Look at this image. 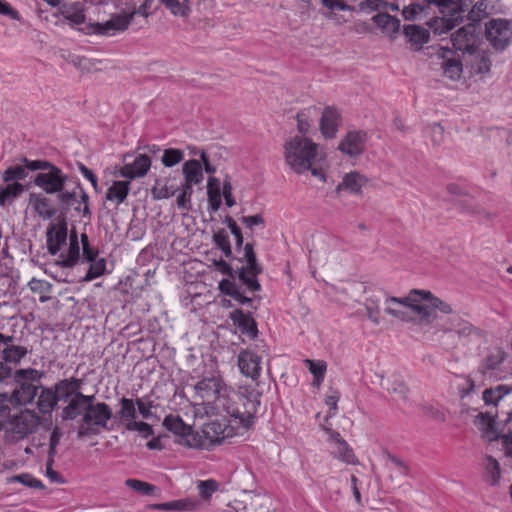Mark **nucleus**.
I'll list each match as a JSON object with an SVG mask.
<instances>
[{
    "label": "nucleus",
    "mask_w": 512,
    "mask_h": 512,
    "mask_svg": "<svg viewBox=\"0 0 512 512\" xmlns=\"http://www.w3.org/2000/svg\"><path fill=\"white\" fill-rule=\"evenodd\" d=\"M79 417L78 438L97 435L101 430H112V427L109 426V422L113 417L112 408L107 403L98 401L94 394L86 397L76 412L71 415L70 421L76 420Z\"/></svg>",
    "instance_id": "f257e3e1"
},
{
    "label": "nucleus",
    "mask_w": 512,
    "mask_h": 512,
    "mask_svg": "<svg viewBox=\"0 0 512 512\" xmlns=\"http://www.w3.org/2000/svg\"><path fill=\"white\" fill-rule=\"evenodd\" d=\"M420 296H430V291L411 290L404 297L384 296L385 314L402 322L428 321L433 318L432 312L421 303Z\"/></svg>",
    "instance_id": "f03ea898"
},
{
    "label": "nucleus",
    "mask_w": 512,
    "mask_h": 512,
    "mask_svg": "<svg viewBox=\"0 0 512 512\" xmlns=\"http://www.w3.org/2000/svg\"><path fill=\"white\" fill-rule=\"evenodd\" d=\"M261 393L251 386H242L238 392L229 394L221 403L220 408L225 410L231 417L238 419L244 427L253 424L255 415L260 406Z\"/></svg>",
    "instance_id": "7ed1b4c3"
},
{
    "label": "nucleus",
    "mask_w": 512,
    "mask_h": 512,
    "mask_svg": "<svg viewBox=\"0 0 512 512\" xmlns=\"http://www.w3.org/2000/svg\"><path fill=\"white\" fill-rule=\"evenodd\" d=\"M319 145L306 136H294L283 145L285 163L296 174H303L316 164Z\"/></svg>",
    "instance_id": "20e7f679"
},
{
    "label": "nucleus",
    "mask_w": 512,
    "mask_h": 512,
    "mask_svg": "<svg viewBox=\"0 0 512 512\" xmlns=\"http://www.w3.org/2000/svg\"><path fill=\"white\" fill-rule=\"evenodd\" d=\"M439 2L447 4L448 11L444 12L442 7H433L431 14L439 13L441 16L433 17L427 24L435 34L442 35L463 21L472 0H439Z\"/></svg>",
    "instance_id": "39448f33"
},
{
    "label": "nucleus",
    "mask_w": 512,
    "mask_h": 512,
    "mask_svg": "<svg viewBox=\"0 0 512 512\" xmlns=\"http://www.w3.org/2000/svg\"><path fill=\"white\" fill-rule=\"evenodd\" d=\"M27 165L30 171H39L35 175L33 183L45 193L55 194L64 189L69 177L58 166L41 159L27 162Z\"/></svg>",
    "instance_id": "423d86ee"
},
{
    "label": "nucleus",
    "mask_w": 512,
    "mask_h": 512,
    "mask_svg": "<svg viewBox=\"0 0 512 512\" xmlns=\"http://www.w3.org/2000/svg\"><path fill=\"white\" fill-rule=\"evenodd\" d=\"M82 385L83 380L75 377L62 379L54 385L58 400L66 403L61 410L62 420L70 421L71 415L88 396L81 392Z\"/></svg>",
    "instance_id": "0eeeda50"
},
{
    "label": "nucleus",
    "mask_w": 512,
    "mask_h": 512,
    "mask_svg": "<svg viewBox=\"0 0 512 512\" xmlns=\"http://www.w3.org/2000/svg\"><path fill=\"white\" fill-rule=\"evenodd\" d=\"M40 424V417L33 411L25 409L17 414L8 416L2 424L7 436L13 441H19L32 434Z\"/></svg>",
    "instance_id": "6e6552de"
},
{
    "label": "nucleus",
    "mask_w": 512,
    "mask_h": 512,
    "mask_svg": "<svg viewBox=\"0 0 512 512\" xmlns=\"http://www.w3.org/2000/svg\"><path fill=\"white\" fill-rule=\"evenodd\" d=\"M194 391L203 403L215 404L217 408H220L228 394V387L219 374H211L199 380L194 385Z\"/></svg>",
    "instance_id": "1a4fd4ad"
},
{
    "label": "nucleus",
    "mask_w": 512,
    "mask_h": 512,
    "mask_svg": "<svg viewBox=\"0 0 512 512\" xmlns=\"http://www.w3.org/2000/svg\"><path fill=\"white\" fill-rule=\"evenodd\" d=\"M485 37L496 51L505 50L512 41V21L491 19L485 24Z\"/></svg>",
    "instance_id": "9d476101"
},
{
    "label": "nucleus",
    "mask_w": 512,
    "mask_h": 512,
    "mask_svg": "<svg viewBox=\"0 0 512 512\" xmlns=\"http://www.w3.org/2000/svg\"><path fill=\"white\" fill-rule=\"evenodd\" d=\"M244 258L247 262V267H241L238 269V277L249 290L258 291L261 286L257 280V276L262 273V267L257 261L256 254L251 243H246L244 246Z\"/></svg>",
    "instance_id": "9b49d317"
},
{
    "label": "nucleus",
    "mask_w": 512,
    "mask_h": 512,
    "mask_svg": "<svg viewBox=\"0 0 512 512\" xmlns=\"http://www.w3.org/2000/svg\"><path fill=\"white\" fill-rule=\"evenodd\" d=\"M134 18V13L114 14L111 18L103 23L96 22L89 24L87 34H97L105 36H113L117 32L125 31Z\"/></svg>",
    "instance_id": "f8f14e48"
},
{
    "label": "nucleus",
    "mask_w": 512,
    "mask_h": 512,
    "mask_svg": "<svg viewBox=\"0 0 512 512\" xmlns=\"http://www.w3.org/2000/svg\"><path fill=\"white\" fill-rule=\"evenodd\" d=\"M451 42L454 49L467 52L470 55L474 54L478 44L476 26L473 23H469L459 28L451 35Z\"/></svg>",
    "instance_id": "ddd939ff"
},
{
    "label": "nucleus",
    "mask_w": 512,
    "mask_h": 512,
    "mask_svg": "<svg viewBox=\"0 0 512 512\" xmlns=\"http://www.w3.org/2000/svg\"><path fill=\"white\" fill-rule=\"evenodd\" d=\"M367 141V133L363 130L348 131L338 144V150L350 158L363 154Z\"/></svg>",
    "instance_id": "4468645a"
},
{
    "label": "nucleus",
    "mask_w": 512,
    "mask_h": 512,
    "mask_svg": "<svg viewBox=\"0 0 512 512\" xmlns=\"http://www.w3.org/2000/svg\"><path fill=\"white\" fill-rule=\"evenodd\" d=\"M440 330L443 333L454 334L460 340H465L474 334H479L478 329L457 314L448 317Z\"/></svg>",
    "instance_id": "2eb2a0df"
},
{
    "label": "nucleus",
    "mask_w": 512,
    "mask_h": 512,
    "mask_svg": "<svg viewBox=\"0 0 512 512\" xmlns=\"http://www.w3.org/2000/svg\"><path fill=\"white\" fill-rule=\"evenodd\" d=\"M438 57L441 59L440 67L443 75L451 80H457L461 77L463 66L458 55L449 48L441 47L438 51Z\"/></svg>",
    "instance_id": "dca6fc26"
},
{
    "label": "nucleus",
    "mask_w": 512,
    "mask_h": 512,
    "mask_svg": "<svg viewBox=\"0 0 512 512\" xmlns=\"http://www.w3.org/2000/svg\"><path fill=\"white\" fill-rule=\"evenodd\" d=\"M237 364L240 372L256 381L261 375V357L251 350H241L238 354Z\"/></svg>",
    "instance_id": "f3484780"
},
{
    "label": "nucleus",
    "mask_w": 512,
    "mask_h": 512,
    "mask_svg": "<svg viewBox=\"0 0 512 512\" xmlns=\"http://www.w3.org/2000/svg\"><path fill=\"white\" fill-rule=\"evenodd\" d=\"M433 7H442L448 9L447 4L439 2V0H423L421 2L412 3L405 6L402 15L406 20H421L431 14ZM446 10H444L445 12Z\"/></svg>",
    "instance_id": "a211bd4d"
},
{
    "label": "nucleus",
    "mask_w": 512,
    "mask_h": 512,
    "mask_svg": "<svg viewBox=\"0 0 512 512\" xmlns=\"http://www.w3.org/2000/svg\"><path fill=\"white\" fill-rule=\"evenodd\" d=\"M341 125L340 112L333 106L324 108L320 119V131L326 139H333L336 137L338 129Z\"/></svg>",
    "instance_id": "6ab92c4d"
},
{
    "label": "nucleus",
    "mask_w": 512,
    "mask_h": 512,
    "mask_svg": "<svg viewBox=\"0 0 512 512\" xmlns=\"http://www.w3.org/2000/svg\"><path fill=\"white\" fill-rule=\"evenodd\" d=\"M151 167V159L146 154L136 156L132 163H126L119 171V175L128 179L143 177Z\"/></svg>",
    "instance_id": "aec40b11"
},
{
    "label": "nucleus",
    "mask_w": 512,
    "mask_h": 512,
    "mask_svg": "<svg viewBox=\"0 0 512 512\" xmlns=\"http://www.w3.org/2000/svg\"><path fill=\"white\" fill-rule=\"evenodd\" d=\"M13 340L14 336L0 333V346L4 345L1 350L3 359L5 362L17 364L26 356L28 351L24 346L13 345Z\"/></svg>",
    "instance_id": "412c9836"
},
{
    "label": "nucleus",
    "mask_w": 512,
    "mask_h": 512,
    "mask_svg": "<svg viewBox=\"0 0 512 512\" xmlns=\"http://www.w3.org/2000/svg\"><path fill=\"white\" fill-rule=\"evenodd\" d=\"M367 182L368 179L364 175L357 171H352L344 175L335 191L336 193H340L342 190H345L352 194H360Z\"/></svg>",
    "instance_id": "4be33fe9"
},
{
    "label": "nucleus",
    "mask_w": 512,
    "mask_h": 512,
    "mask_svg": "<svg viewBox=\"0 0 512 512\" xmlns=\"http://www.w3.org/2000/svg\"><path fill=\"white\" fill-rule=\"evenodd\" d=\"M47 249L51 255H56L67 240V227L65 224L51 226L47 229Z\"/></svg>",
    "instance_id": "5701e85b"
},
{
    "label": "nucleus",
    "mask_w": 512,
    "mask_h": 512,
    "mask_svg": "<svg viewBox=\"0 0 512 512\" xmlns=\"http://www.w3.org/2000/svg\"><path fill=\"white\" fill-rule=\"evenodd\" d=\"M380 381V386L385 389L389 394L393 395L395 399L405 400L408 394V387L406 384L396 376L384 378L383 375L376 374Z\"/></svg>",
    "instance_id": "b1692460"
},
{
    "label": "nucleus",
    "mask_w": 512,
    "mask_h": 512,
    "mask_svg": "<svg viewBox=\"0 0 512 512\" xmlns=\"http://www.w3.org/2000/svg\"><path fill=\"white\" fill-rule=\"evenodd\" d=\"M27 162H34L27 157H21L18 164L10 165L2 172V180L5 183H14L24 180L28 176L29 167Z\"/></svg>",
    "instance_id": "393cba45"
},
{
    "label": "nucleus",
    "mask_w": 512,
    "mask_h": 512,
    "mask_svg": "<svg viewBox=\"0 0 512 512\" xmlns=\"http://www.w3.org/2000/svg\"><path fill=\"white\" fill-rule=\"evenodd\" d=\"M507 354L500 348L490 351L485 356L478 367L479 373L483 376L490 375L493 371L497 370L500 365L506 360Z\"/></svg>",
    "instance_id": "a878e982"
},
{
    "label": "nucleus",
    "mask_w": 512,
    "mask_h": 512,
    "mask_svg": "<svg viewBox=\"0 0 512 512\" xmlns=\"http://www.w3.org/2000/svg\"><path fill=\"white\" fill-rule=\"evenodd\" d=\"M230 318L243 334L251 339L257 336V324L250 314H245L242 310L237 309L231 313Z\"/></svg>",
    "instance_id": "bb28decb"
},
{
    "label": "nucleus",
    "mask_w": 512,
    "mask_h": 512,
    "mask_svg": "<svg viewBox=\"0 0 512 512\" xmlns=\"http://www.w3.org/2000/svg\"><path fill=\"white\" fill-rule=\"evenodd\" d=\"M80 259V247L78 242V235L75 229L70 233L69 237V248L66 254L60 255V260L57 262L58 265L64 268H71L77 264Z\"/></svg>",
    "instance_id": "cd10ccee"
},
{
    "label": "nucleus",
    "mask_w": 512,
    "mask_h": 512,
    "mask_svg": "<svg viewBox=\"0 0 512 512\" xmlns=\"http://www.w3.org/2000/svg\"><path fill=\"white\" fill-rule=\"evenodd\" d=\"M182 173L184 176L182 184L190 187L200 184L204 179L201 163L196 159L186 161L182 166Z\"/></svg>",
    "instance_id": "c85d7f7f"
},
{
    "label": "nucleus",
    "mask_w": 512,
    "mask_h": 512,
    "mask_svg": "<svg viewBox=\"0 0 512 512\" xmlns=\"http://www.w3.org/2000/svg\"><path fill=\"white\" fill-rule=\"evenodd\" d=\"M421 303L428 308L433 315V318H431L428 321H419V325H429L431 324L436 318L437 313L436 310L441 311L444 314H451L452 313V307L448 303L442 301L441 299L434 297L431 293L430 296H420Z\"/></svg>",
    "instance_id": "c756f323"
},
{
    "label": "nucleus",
    "mask_w": 512,
    "mask_h": 512,
    "mask_svg": "<svg viewBox=\"0 0 512 512\" xmlns=\"http://www.w3.org/2000/svg\"><path fill=\"white\" fill-rule=\"evenodd\" d=\"M29 203L33 207L34 211L44 219H50L56 214L55 209L52 208L50 204V199L47 197L31 194Z\"/></svg>",
    "instance_id": "7c9ffc66"
},
{
    "label": "nucleus",
    "mask_w": 512,
    "mask_h": 512,
    "mask_svg": "<svg viewBox=\"0 0 512 512\" xmlns=\"http://www.w3.org/2000/svg\"><path fill=\"white\" fill-rule=\"evenodd\" d=\"M37 400V408L42 414L50 413L59 402L55 389L41 387Z\"/></svg>",
    "instance_id": "2f4dec72"
},
{
    "label": "nucleus",
    "mask_w": 512,
    "mask_h": 512,
    "mask_svg": "<svg viewBox=\"0 0 512 512\" xmlns=\"http://www.w3.org/2000/svg\"><path fill=\"white\" fill-rule=\"evenodd\" d=\"M129 181H114L108 188L106 199L115 202L117 205L123 203L129 193Z\"/></svg>",
    "instance_id": "473e14b6"
},
{
    "label": "nucleus",
    "mask_w": 512,
    "mask_h": 512,
    "mask_svg": "<svg viewBox=\"0 0 512 512\" xmlns=\"http://www.w3.org/2000/svg\"><path fill=\"white\" fill-rule=\"evenodd\" d=\"M484 480L492 486H496L501 478L499 462L492 456L487 455L484 459Z\"/></svg>",
    "instance_id": "72a5a7b5"
},
{
    "label": "nucleus",
    "mask_w": 512,
    "mask_h": 512,
    "mask_svg": "<svg viewBox=\"0 0 512 512\" xmlns=\"http://www.w3.org/2000/svg\"><path fill=\"white\" fill-rule=\"evenodd\" d=\"M7 185L0 190V206L4 207L7 203L11 204L21 196L25 191V186L20 182L6 183Z\"/></svg>",
    "instance_id": "f704fd0d"
},
{
    "label": "nucleus",
    "mask_w": 512,
    "mask_h": 512,
    "mask_svg": "<svg viewBox=\"0 0 512 512\" xmlns=\"http://www.w3.org/2000/svg\"><path fill=\"white\" fill-rule=\"evenodd\" d=\"M404 34L413 45L421 46L429 40V31L421 26L410 24L404 27Z\"/></svg>",
    "instance_id": "c9c22d12"
},
{
    "label": "nucleus",
    "mask_w": 512,
    "mask_h": 512,
    "mask_svg": "<svg viewBox=\"0 0 512 512\" xmlns=\"http://www.w3.org/2000/svg\"><path fill=\"white\" fill-rule=\"evenodd\" d=\"M120 409L117 416L123 421L124 425L133 422L137 418L136 401L130 398L122 397L119 401Z\"/></svg>",
    "instance_id": "e433bc0d"
},
{
    "label": "nucleus",
    "mask_w": 512,
    "mask_h": 512,
    "mask_svg": "<svg viewBox=\"0 0 512 512\" xmlns=\"http://www.w3.org/2000/svg\"><path fill=\"white\" fill-rule=\"evenodd\" d=\"M373 22L387 33H396L400 29V20L387 13H378L372 18Z\"/></svg>",
    "instance_id": "4c0bfd02"
},
{
    "label": "nucleus",
    "mask_w": 512,
    "mask_h": 512,
    "mask_svg": "<svg viewBox=\"0 0 512 512\" xmlns=\"http://www.w3.org/2000/svg\"><path fill=\"white\" fill-rule=\"evenodd\" d=\"M167 430L181 436H187L191 432V426L187 425L181 417L168 415L163 421Z\"/></svg>",
    "instance_id": "58836bf2"
},
{
    "label": "nucleus",
    "mask_w": 512,
    "mask_h": 512,
    "mask_svg": "<svg viewBox=\"0 0 512 512\" xmlns=\"http://www.w3.org/2000/svg\"><path fill=\"white\" fill-rule=\"evenodd\" d=\"M305 365L314 376L313 385L319 387L324 380L327 370V364L323 360L314 361L311 359L304 360Z\"/></svg>",
    "instance_id": "ea45409f"
},
{
    "label": "nucleus",
    "mask_w": 512,
    "mask_h": 512,
    "mask_svg": "<svg viewBox=\"0 0 512 512\" xmlns=\"http://www.w3.org/2000/svg\"><path fill=\"white\" fill-rule=\"evenodd\" d=\"M208 201L212 211L216 212L221 206V193L218 186V180L214 177L208 179Z\"/></svg>",
    "instance_id": "a19ab883"
},
{
    "label": "nucleus",
    "mask_w": 512,
    "mask_h": 512,
    "mask_svg": "<svg viewBox=\"0 0 512 512\" xmlns=\"http://www.w3.org/2000/svg\"><path fill=\"white\" fill-rule=\"evenodd\" d=\"M193 507V503L189 500L180 499L174 500L165 503L153 504L150 506L151 509L154 510H163V511H184L189 510Z\"/></svg>",
    "instance_id": "79ce46f5"
},
{
    "label": "nucleus",
    "mask_w": 512,
    "mask_h": 512,
    "mask_svg": "<svg viewBox=\"0 0 512 512\" xmlns=\"http://www.w3.org/2000/svg\"><path fill=\"white\" fill-rule=\"evenodd\" d=\"M161 2L171 11L174 16L187 18L190 14V6L188 0H161Z\"/></svg>",
    "instance_id": "37998d69"
},
{
    "label": "nucleus",
    "mask_w": 512,
    "mask_h": 512,
    "mask_svg": "<svg viewBox=\"0 0 512 512\" xmlns=\"http://www.w3.org/2000/svg\"><path fill=\"white\" fill-rule=\"evenodd\" d=\"M365 309L368 319L375 325L381 322L380 299L373 296L366 299Z\"/></svg>",
    "instance_id": "c03bdc74"
},
{
    "label": "nucleus",
    "mask_w": 512,
    "mask_h": 512,
    "mask_svg": "<svg viewBox=\"0 0 512 512\" xmlns=\"http://www.w3.org/2000/svg\"><path fill=\"white\" fill-rule=\"evenodd\" d=\"M312 110H315V107L303 109V110L299 111L296 115L297 130L301 134L300 136H305L306 134H308L310 132V129H311L310 113Z\"/></svg>",
    "instance_id": "a18cd8bd"
},
{
    "label": "nucleus",
    "mask_w": 512,
    "mask_h": 512,
    "mask_svg": "<svg viewBox=\"0 0 512 512\" xmlns=\"http://www.w3.org/2000/svg\"><path fill=\"white\" fill-rule=\"evenodd\" d=\"M184 159V152L177 148H168L163 151L161 162L165 167H173Z\"/></svg>",
    "instance_id": "49530a36"
},
{
    "label": "nucleus",
    "mask_w": 512,
    "mask_h": 512,
    "mask_svg": "<svg viewBox=\"0 0 512 512\" xmlns=\"http://www.w3.org/2000/svg\"><path fill=\"white\" fill-rule=\"evenodd\" d=\"M179 189L181 190V192L177 196L176 205L180 210L190 211L192 209L191 198L193 195V187L182 184Z\"/></svg>",
    "instance_id": "de8ad7c7"
},
{
    "label": "nucleus",
    "mask_w": 512,
    "mask_h": 512,
    "mask_svg": "<svg viewBox=\"0 0 512 512\" xmlns=\"http://www.w3.org/2000/svg\"><path fill=\"white\" fill-rule=\"evenodd\" d=\"M213 241L226 257H230L232 255L229 235L225 229H219L216 231L213 234Z\"/></svg>",
    "instance_id": "09e8293b"
},
{
    "label": "nucleus",
    "mask_w": 512,
    "mask_h": 512,
    "mask_svg": "<svg viewBox=\"0 0 512 512\" xmlns=\"http://www.w3.org/2000/svg\"><path fill=\"white\" fill-rule=\"evenodd\" d=\"M334 454L338 459L346 462L347 464L357 463L353 450L349 447L346 441L339 442V444L335 446Z\"/></svg>",
    "instance_id": "8fccbe9b"
},
{
    "label": "nucleus",
    "mask_w": 512,
    "mask_h": 512,
    "mask_svg": "<svg viewBox=\"0 0 512 512\" xmlns=\"http://www.w3.org/2000/svg\"><path fill=\"white\" fill-rule=\"evenodd\" d=\"M89 262L90 266L83 278L84 281H92L93 279L103 275L106 270V261L104 258L95 259L94 261Z\"/></svg>",
    "instance_id": "3c124183"
},
{
    "label": "nucleus",
    "mask_w": 512,
    "mask_h": 512,
    "mask_svg": "<svg viewBox=\"0 0 512 512\" xmlns=\"http://www.w3.org/2000/svg\"><path fill=\"white\" fill-rule=\"evenodd\" d=\"M125 484L130 489L137 491L142 495H151L157 490L156 486L138 479H127Z\"/></svg>",
    "instance_id": "603ef678"
},
{
    "label": "nucleus",
    "mask_w": 512,
    "mask_h": 512,
    "mask_svg": "<svg viewBox=\"0 0 512 512\" xmlns=\"http://www.w3.org/2000/svg\"><path fill=\"white\" fill-rule=\"evenodd\" d=\"M179 190L173 186H168L167 184L160 185V181L156 180L155 186L151 189V194L153 199L161 200L167 199L175 195V193Z\"/></svg>",
    "instance_id": "864d4df0"
},
{
    "label": "nucleus",
    "mask_w": 512,
    "mask_h": 512,
    "mask_svg": "<svg viewBox=\"0 0 512 512\" xmlns=\"http://www.w3.org/2000/svg\"><path fill=\"white\" fill-rule=\"evenodd\" d=\"M10 482H19L27 487L40 489L43 488V484L40 480L34 478L31 474L23 473L20 475H15L9 479Z\"/></svg>",
    "instance_id": "5fc2aeb1"
},
{
    "label": "nucleus",
    "mask_w": 512,
    "mask_h": 512,
    "mask_svg": "<svg viewBox=\"0 0 512 512\" xmlns=\"http://www.w3.org/2000/svg\"><path fill=\"white\" fill-rule=\"evenodd\" d=\"M125 428L128 431H137V432L141 433L143 435V437H145V438H148L149 436H151L153 434L152 427L148 423L143 422V421L135 420L133 422H128L125 424Z\"/></svg>",
    "instance_id": "6e6d98bb"
},
{
    "label": "nucleus",
    "mask_w": 512,
    "mask_h": 512,
    "mask_svg": "<svg viewBox=\"0 0 512 512\" xmlns=\"http://www.w3.org/2000/svg\"><path fill=\"white\" fill-rule=\"evenodd\" d=\"M472 66L476 73H487L491 67V60L485 53H482L475 57Z\"/></svg>",
    "instance_id": "4d7b16f0"
},
{
    "label": "nucleus",
    "mask_w": 512,
    "mask_h": 512,
    "mask_svg": "<svg viewBox=\"0 0 512 512\" xmlns=\"http://www.w3.org/2000/svg\"><path fill=\"white\" fill-rule=\"evenodd\" d=\"M81 243H82V250H83V257L82 259L89 262L94 261L98 256V250L94 249L89 244V238L87 234L83 233L81 234Z\"/></svg>",
    "instance_id": "13d9d810"
},
{
    "label": "nucleus",
    "mask_w": 512,
    "mask_h": 512,
    "mask_svg": "<svg viewBox=\"0 0 512 512\" xmlns=\"http://www.w3.org/2000/svg\"><path fill=\"white\" fill-rule=\"evenodd\" d=\"M474 422L480 430L489 432L493 428L494 419L489 413H478Z\"/></svg>",
    "instance_id": "bf43d9fd"
},
{
    "label": "nucleus",
    "mask_w": 512,
    "mask_h": 512,
    "mask_svg": "<svg viewBox=\"0 0 512 512\" xmlns=\"http://www.w3.org/2000/svg\"><path fill=\"white\" fill-rule=\"evenodd\" d=\"M76 188H78V190H79L78 196L80 198L79 201H77V202L80 203V204H83L82 217L86 218L89 221L91 219V216H92V212H91V209H90L89 196L83 190V188L81 187L80 183L77 184Z\"/></svg>",
    "instance_id": "052dcab7"
},
{
    "label": "nucleus",
    "mask_w": 512,
    "mask_h": 512,
    "mask_svg": "<svg viewBox=\"0 0 512 512\" xmlns=\"http://www.w3.org/2000/svg\"><path fill=\"white\" fill-rule=\"evenodd\" d=\"M224 223L231 230V233L235 237V244L237 248H240L243 244V236L241 229L238 227L237 223L231 216H226L224 219Z\"/></svg>",
    "instance_id": "680f3d73"
},
{
    "label": "nucleus",
    "mask_w": 512,
    "mask_h": 512,
    "mask_svg": "<svg viewBox=\"0 0 512 512\" xmlns=\"http://www.w3.org/2000/svg\"><path fill=\"white\" fill-rule=\"evenodd\" d=\"M198 489L200 495L207 499L218 489V483L214 480L199 481Z\"/></svg>",
    "instance_id": "e2e57ef3"
},
{
    "label": "nucleus",
    "mask_w": 512,
    "mask_h": 512,
    "mask_svg": "<svg viewBox=\"0 0 512 512\" xmlns=\"http://www.w3.org/2000/svg\"><path fill=\"white\" fill-rule=\"evenodd\" d=\"M424 414L437 422H444L446 420L445 413L438 406L425 405L423 407Z\"/></svg>",
    "instance_id": "0e129e2a"
},
{
    "label": "nucleus",
    "mask_w": 512,
    "mask_h": 512,
    "mask_svg": "<svg viewBox=\"0 0 512 512\" xmlns=\"http://www.w3.org/2000/svg\"><path fill=\"white\" fill-rule=\"evenodd\" d=\"M320 2L324 7L331 11H354V7L346 4L343 0H320Z\"/></svg>",
    "instance_id": "69168bd1"
},
{
    "label": "nucleus",
    "mask_w": 512,
    "mask_h": 512,
    "mask_svg": "<svg viewBox=\"0 0 512 512\" xmlns=\"http://www.w3.org/2000/svg\"><path fill=\"white\" fill-rule=\"evenodd\" d=\"M219 289L222 293L229 295L230 297L239 296V288L236 284L229 280L223 279L219 282Z\"/></svg>",
    "instance_id": "338daca9"
},
{
    "label": "nucleus",
    "mask_w": 512,
    "mask_h": 512,
    "mask_svg": "<svg viewBox=\"0 0 512 512\" xmlns=\"http://www.w3.org/2000/svg\"><path fill=\"white\" fill-rule=\"evenodd\" d=\"M77 189L78 188L75 187L72 191H64L63 189L61 192H57L58 201L63 205L71 206L78 196Z\"/></svg>",
    "instance_id": "774afa93"
}]
</instances>
